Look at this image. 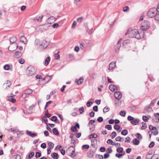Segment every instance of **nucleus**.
<instances>
[{
  "label": "nucleus",
  "instance_id": "nucleus-1",
  "mask_svg": "<svg viewBox=\"0 0 159 159\" xmlns=\"http://www.w3.org/2000/svg\"><path fill=\"white\" fill-rule=\"evenodd\" d=\"M125 35H128V36L129 38H135L138 39L141 38L142 37L136 29L128 30Z\"/></svg>",
  "mask_w": 159,
  "mask_h": 159
},
{
  "label": "nucleus",
  "instance_id": "nucleus-2",
  "mask_svg": "<svg viewBox=\"0 0 159 159\" xmlns=\"http://www.w3.org/2000/svg\"><path fill=\"white\" fill-rule=\"evenodd\" d=\"M36 72L35 68L32 66H29L26 70V74L28 76H32Z\"/></svg>",
  "mask_w": 159,
  "mask_h": 159
},
{
  "label": "nucleus",
  "instance_id": "nucleus-3",
  "mask_svg": "<svg viewBox=\"0 0 159 159\" xmlns=\"http://www.w3.org/2000/svg\"><path fill=\"white\" fill-rule=\"evenodd\" d=\"M149 27L150 24L149 22L147 20H145L141 23L140 29L142 31H145L147 30Z\"/></svg>",
  "mask_w": 159,
  "mask_h": 159
},
{
  "label": "nucleus",
  "instance_id": "nucleus-4",
  "mask_svg": "<svg viewBox=\"0 0 159 159\" xmlns=\"http://www.w3.org/2000/svg\"><path fill=\"white\" fill-rule=\"evenodd\" d=\"M157 11L155 8L150 9L148 13V16L150 18L154 17L157 14Z\"/></svg>",
  "mask_w": 159,
  "mask_h": 159
},
{
  "label": "nucleus",
  "instance_id": "nucleus-5",
  "mask_svg": "<svg viewBox=\"0 0 159 159\" xmlns=\"http://www.w3.org/2000/svg\"><path fill=\"white\" fill-rule=\"evenodd\" d=\"M18 48V46L16 43H11L8 47V50L10 51H13L16 50Z\"/></svg>",
  "mask_w": 159,
  "mask_h": 159
},
{
  "label": "nucleus",
  "instance_id": "nucleus-6",
  "mask_svg": "<svg viewBox=\"0 0 159 159\" xmlns=\"http://www.w3.org/2000/svg\"><path fill=\"white\" fill-rule=\"evenodd\" d=\"M48 42L45 40L42 41V43L39 45V48L42 49H43L47 48L48 46Z\"/></svg>",
  "mask_w": 159,
  "mask_h": 159
},
{
  "label": "nucleus",
  "instance_id": "nucleus-7",
  "mask_svg": "<svg viewBox=\"0 0 159 159\" xmlns=\"http://www.w3.org/2000/svg\"><path fill=\"white\" fill-rule=\"evenodd\" d=\"M114 96L116 99L119 100L121 98L122 94L120 92L118 91L115 93Z\"/></svg>",
  "mask_w": 159,
  "mask_h": 159
},
{
  "label": "nucleus",
  "instance_id": "nucleus-8",
  "mask_svg": "<svg viewBox=\"0 0 159 159\" xmlns=\"http://www.w3.org/2000/svg\"><path fill=\"white\" fill-rule=\"evenodd\" d=\"M11 82L8 80L6 81V83L3 84V88L5 89L9 88L10 85H11Z\"/></svg>",
  "mask_w": 159,
  "mask_h": 159
},
{
  "label": "nucleus",
  "instance_id": "nucleus-9",
  "mask_svg": "<svg viewBox=\"0 0 159 159\" xmlns=\"http://www.w3.org/2000/svg\"><path fill=\"white\" fill-rule=\"evenodd\" d=\"M116 62L115 61L111 62L109 65L108 69L111 70L114 69L116 67Z\"/></svg>",
  "mask_w": 159,
  "mask_h": 159
},
{
  "label": "nucleus",
  "instance_id": "nucleus-10",
  "mask_svg": "<svg viewBox=\"0 0 159 159\" xmlns=\"http://www.w3.org/2000/svg\"><path fill=\"white\" fill-rule=\"evenodd\" d=\"M55 20V18L54 17L52 16L48 19L47 22L48 23L51 24L54 22Z\"/></svg>",
  "mask_w": 159,
  "mask_h": 159
},
{
  "label": "nucleus",
  "instance_id": "nucleus-11",
  "mask_svg": "<svg viewBox=\"0 0 159 159\" xmlns=\"http://www.w3.org/2000/svg\"><path fill=\"white\" fill-rule=\"evenodd\" d=\"M109 89L111 91H114L117 90V88L114 85L111 84L109 86Z\"/></svg>",
  "mask_w": 159,
  "mask_h": 159
},
{
  "label": "nucleus",
  "instance_id": "nucleus-12",
  "mask_svg": "<svg viewBox=\"0 0 159 159\" xmlns=\"http://www.w3.org/2000/svg\"><path fill=\"white\" fill-rule=\"evenodd\" d=\"M107 143L113 146H116V144H118V143H116L114 142L111 139H108L107 141Z\"/></svg>",
  "mask_w": 159,
  "mask_h": 159
},
{
  "label": "nucleus",
  "instance_id": "nucleus-13",
  "mask_svg": "<svg viewBox=\"0 0 159 159\" xmlns=\"http://www.w3.org/2000/svg\"><path fill=\"white\" fill-rule=\"evenodd\" d=\"M83 81V79L82 77H80L79 80L76 79L75 82L78 85H80L82 84Z\"/></svg>",
  "mask_w": 159,
  "mask_h": 159
},
{
  "label": "nucleus",
  "instance_id": "nucleus-14",
  "mask_svg": "<svg viewBox=\"0 0 159 159\" xmlns=\"http://www.w3.org/2000/svg\"><path fill=\"white\" fill-rule=\"evenodd\" d=\"M70 150H72V155L71 156H73V157L75 156V154H74L75 153V149L74 148V147L73 146H71L67 150V151H69Z\"/></svg>",
  "mask_w": 159,
  "mask_h": 159
},
{
  "label": "nucleus",
  "instance_id": "nucleus-15",
  "mask_svg": "<svg viewBox=\"0 0 159 159\" xmlns=\"http://www.w3.org/2000/svg\"><path fill=\"white\" fill-rule=\"evenodd\" d=\"M51 156L53 159H58V154L55 152H53L51 154Z\"/></svg>",
  "mask_w": 159,
  "mask_h": 159
},
{
  "label": "nucleus",
  "instance_id": "nucleus-16",
  "mask_svg": "<svg viewBox=\"0 0 159 159\" xmlns=\"http://www.w3.org/2000/svg\"><path fill=\"white\" fill-rule=\"evenodd\" d=\"M20 42H22L25 44H26L27 43V41L26 39L24 36H21L20 39Z\"/></svg>",
  "mask_w": 159,
  "mask_h": 159
},
{
  "label": "nucleus",
  "instance_id": "nucleus-17",
  "mask_svg": "<svg viewBox=\"0 0 159 159\" xmlns=\"http://www.w3.org/2000/svg\"><path fill=\"white\" fill-rule=\"evenodd\" d=\"M22 55V53L21 52L17 51L15 53V56L16 57L19 58Z\"/></svg>",
  "mask_w": 159,
  "mask_h": 159
},
{
  "label": "nucleus",
  "instance_id": "nucleus-18",
  "mask_svg": "<svg viewBox=\"0 0 159 159\" xmlns=\"http://www.w3.org/2000/svg\"><path fill=\"white\" fill-rule=\"evenodd\" d=\"M17 39L16 37L13 36L10 40L11 43H16L15 42L16 41Z\"/></svg>",
  "mask_w": 159,
  "mask_h": 159
},
{
  "label": "nucleus",
  "instance_id": "nucleus-19",
  "mask_svg": "<svg viewBox=\"0 0 159 159\" xmlns=\"http://www.w3.org/2000/svg\"><path fill=\"white\" fill-rule=\"evenodd\" d=\"M114 127L115 129L118 131L119 132H120L122 130V128L120 127V126L118 125H115Z\"/></svg>",
  "mask_w": 159,
  "mask_h": 159
},
{
  "label": "nucleus",
  "instance_id": "nucleus-20",
  "mask_svg": "<svg viewBox=\"0 0 159 159\" xmlns=\"http://www.w3.org/2000/svg\"><path fill=\"white\" fill-rule=\"evenodd\" d=\"M139 120L138 119H134L131 121V123L134 125H136L139 122Z\"/></svg>",
  "mask_w": 159,
  "mask_h": 159
},
{
  "label": "nucleus",
  "instance_id": "nucleus-21",
  "mask_svg": "<svg viewBox=\"0 0 159 159\" xmlns=\"http://www.w3.org/2000/svg\"><path fill=\"white\" fill-rule=\"evenodd\" d=\"M98 135L95 134H92L89 135V138L90 139L92 138H96L98 137Z\"/></svg>",
  "mask_w": 159,
  "mask_h": 159
},
{
  "label": "nucleus",
  "instance_id": "nucleus-22",
  "mask_svg": "<svg viewBox=\"0 0 159 159\" xmlns=\"http://www.w3.org/2000/svg\"><path fill=\"white\" fill-rule=\"evenodd\" d=\"M50 59L49 57H48L45 59V65L46 66H47L49 64L50 61Z\"/></svg>",
  "mask_w": 159,
  "mask_h": 159
},
{
  "label": "nucleus",
  "instance_id": "nucleus-23",
  "mask_svg": "<svg viewBox=\"0 0 159 159\" xmlns=\"http://www.w3.org/2000/svg\"><path fill=\"white\" fill-rule=\"evenodd\" d=\"M33 92V90L30 89H26L25 91V93H26L27 94H30L32 92Z\"/></svg>",
  "mask_w": 159,
  "mask_h": 159
},
{
  "label": "nucleus",
  "instance_id": "nucleus-24",
  "mask_svg": "<svg viewBox=\"0 0 159 159\" xmlns=\"http://www.w3.org/2000/svg\"><path fill=\"white\" fill-rule=\"evenodd\" d=\"M133 142L134 144L135 145H138L139 143V141L138 139H135L133 140Z\"/></svg>",
  "mask_w": 159,
  "mask_h": 159
},
{
  "label": "nucleus",
  "instance_id": "nucleus-25",
  "mask_svg": "<svg viewBox=\"0 0 159 159\" xmlns=\"http://www.w3.org/2000/svg\"><path fill=\"white\" fill-rule=\"evenodd\" d=\"M155 116L156 117V120L154 121L156 122H157L159 121V114L157 113L155 114Z\"/></svg>",
  "mask_w": 159,
  "mask_h": 159
},
{
  "label": "nucleus",
  "instance_id": "nucleus-26",
  "mask_svg": "<svg viewBox=\"0 0 159 159\" xmlns=\"http://www.w3.org/2000/svg\"><path fill=\"white\" fill-rule=\"evenodd\" d=\"M130 42L129 40L126 39L123 42V45L124 46H126L128 45V44Z\"/></svg>",
  "mask_w": 159,
  "mask_h": 159
},
{
  "label": "nucleus",
  "instance_id": "nucleus-27",
  "mask_svg": "<svg viewBox=\"0 0 159 159\" xmlns=\"http://www.w3.org/2000/svg\"><path fill=\"white\" fill-rule=\"evenodd\" d=\"M85 44L83 42L80 43V48L83 50H84L85 48Z\"/></svg>",
  "mask_w": 159,
  "mask_h": 159
},
{
  "label": "nucleus",
  "instance_id": "nucleus-28",
  "mask_svg": "<svg viewBox=\"0 0 159 159\" xmlns=\"http://www.w3.org/2000/svg\"><path fill=\"white\" fill-rule=\"evenodd\" d=\"M123 11L125 12H128L129 11V8L128 6L124 7L123 8Z\"/></svg>",
  "mask_w": 159,
  "mask_h": 159
},
{
  "label": "nucleus",
  "instance_id": "nucleus-29",
  "mask_svg": "<svg viewBox=\"0 0 159 159\" xmlns=\"http://www.w3.org/2000/svg\"><path fill=\"white\" fill-rule=\"evenodd\" d=\"M53 133L55 135H58L59 132H58L57 129L56 128H54L52 130Z\"/></svg>",
  "mask_w": 159,
  "mask_h": 159
},
{
  "label": "nucleus",
  "instance_id": "nucleus-30",
  "mask_svg": "<svg viewBox=\"0 0 159 159\" xmlns=\"http://www.w3.org/2000/svg\"><path fill=\"white\" fill-rule=\"evenodd\" d=\"M128 132L127 130L124 129L121 131V134L123 135H126L128 134Z\"/></svg>",
  "mask_w": 159,
  "mask_h": 159
},
{
  "label": "nucleus",
  "instance_id": "nucleus-31",
  "mask_svg": "<svg viewBox=\"0 0 159 159\" xmlns=\"http://www.w3.org/2000/svg\"><path fill=\"white\" fill-rule=\"evenodd\" d=\"M54 144L52 142H50L48 143V148L50 149H52L54 147Z\"/></svg>",
  "mask_w": 159,
  "mask_h": 159
},
{
  "label": "nucleus",
  "instance_id": "nucleus-32",
  "mask_svg": "<svg viewBox=\"0 0 159 159\" xmlns=\"http://www.w3.org/2000/svg\"><path fill=\"white\" fill-rule=\"evenodd\" d=\"M123 151V148H122L121 147H119L117 148L116 149V151L117 152L119 153H121Z\"/></svg>",
  "mask_w": 159,
  "mask_h": 159
},
{
  "label": "nucleus",
  "instance_id": "nucleus-33",
  "mask_svg": "<svg viewBox=\"0 0 159 159\" xmlns=\"http://www.w3.org/2000/svg\"><path fill=\"white\" fill-rule=\"evenodd\" d=\"M142 126L141 127V129H146L147 127V125L146 123L144 122H142Z\"/></svg>",
  "mask_w": 159,
  "mask_h": 159
},
{
  "label": "nucleus",
  "instance_id": "nucleus-34",
  "mask_svg": "<svg viewBox=\"0 0 159 159\" xmlns=\"http://www.w3.org/2000/svg\"><path fill=\"white\" fill-rule=\"evenodd\" d=\"M126 114V112L125 111H121L120 112V115L123 116H125Z\"/></svg>",
  "mask_w": 159,
  "mask_h": 159
},
{
  "label": "nucleus",
  "instance_id": "nucleus-35",
  "mask_svg": "<svg viewBox=\"0 0 159 159\" xmlns=\"http://www.w3.org/2000/svg\"><path fill=\"white\" fill-rule=\"evenodd\" d=\"M135 136L139 139H141L142 138V135L139 133H137Z\"/></svg>",
  "mask_w": 159,
  "mask_h": 159
},
{
  "label": "nucleus",
  "instance_id": "nucleus-36",
  "mask_svg": "<svg viewBox=\"0 0 159 159\" xmlns=\"http://www.w3.org/2000/svg\"><path fill=\"white\" fill-rule=\"evenodd\" d=\"M121 40V39H120V40L118 41L117 42L118 43V46H117V49L116 48H115L116 51L117 52L119 50L120 48V45L119 44V42L120 41V40Z\"/></svg>",
  "mask_w": 159,
  "mask_h": 159
},
{
  "label": "nucleus",
  "instance_id": "nucleus-37",
  "mask_svg": "<svg viewBox=\"0 0 159 159\" xmlns=\"http://www.w3.org/2000/svg\"><path fill=\"white\" fill-rule=\"evenodd\" d=\"M116 135V134L115 131L113 132L111 135H110L111 137V138L112 139H113Z\"/></svg>",
  "mask_w": 159,
  "mask_h": 159
},
{
  "label": "nucleus",
  "instance_id": "nucleus-38",
  "mask_svg": "<svg viewBox=\"0 0 159 159\" xmlns=\"http://www.w3.org/2000/svg\"><path fill=\"white\" fill-rule=\"evenodd\" d=\"M110 110L109 108L108 107H106L104 108L103 109V111L104 112H106Z\"/></svg>",
  "mask_w": 159,
  "mask_h": 159
},
{
  "label": "nucleus",
  "instance_id": "nucleus-39",
  "mask_svg": "<svg viewBox=\"0 0 159 159\" xmlns=\"http://www.w3.org/2000/svg\"><path fill=\"white\" fill-rule=\"evenodd\" d=\"M4 69L5 70H8L9 69H10V66H9V65H8V64H7V65H5L4 66Z\"/></svg>",
  "mask_w": 159,
  "mask_h": 159
},
{
  "label": "nucleus",
  "instance_id": "nucleus-40",
  "mask_svg": "<svg viewBox=\"0 0 159 159\" xmlns=\"http://www.w3.org/2000/svg\"><path fill=\"white\" fill-rule=\"evenodd\" d=\"M105 128L109 130H111L112 129L111 126V125H106Z\"/></svg>",
  "mask_w": 159,
  "mask_h": 159
},
{
  "label": "nucleus",
  "instance_id": "nucleus-41",
  "mask_svg": "<svg viewBox=\"0 0 159 159\" xmlns=\"http://www.w3.org/2000/svg\"><path fill=\"white\" fill-rule=\"evenodd\" d=\"M34 152H31L29 155L28 158L29 159H30L34 155Z\"/></svg>",
  "mask_w": 159,
  "mask_h": 159
},
{
  "label": "nucleus",
  "instance_id": "nucleus-42",
  "mask_svg": "<svg viewBox=\"0 0 159 159\" xmlns=\"http://www.w3.org/2000/svg\"><path fill=\"white\" fill-rule=\"evenodd\" d=\"M83 20V18L82 17H80L79 18H78L77 20V21L78 22L81 23V22Z\"/></svg>",
  "mask_w": 159,
  "mask_h": 159
},
{
  "label": "nucleus",
  "instance_id": "nucleus-43",
  "mask_svg": "<svg viewBox=\"0 0 159 159\" xmlns=\"http://www.w3.org/2000/svg\"><path fill=\"white\" fill-rule=\"evenodd\" d=\"M42 122H44L45 124H47L48 121V119L46 117H43L42 118Z\"/></svg>",
  "mask_w": 159,
  "mask_h": 159
},
{
  "label": "nucleus",
  "instance_id": "nucleus-44",
  "mask_svg": "<svg viewBox=\"0 0 159 159\" xmlns=\"http://www.w3.org/2000/svg\"><path fill=\"white\" fill-rule=\"evenodd\" d=\"M80 113L81 114L84 112V108L83 107H81L79 109Z\"/></svg>",
  "mask_w": 159,
  "mask_h": 159
},
{
  "label": "nucleus",
  "instance_id": "nucleus-45",
  "mask_svg": "<svg viewBox=\"0 0 159 159\" xmlns=\"http://www.w3.org/2000/svg\"><path fill=\"white\" fill-rule=\"evenodd\" d=\"M107 152L108 153H111L112 152V150L111 147H108L107 149Z\"/></svg>",
  "mask_w": 159,
  "mask_h": 159
},
{
  "label": "nucleus",
  "instance_id": "nucleus-46",
  "mask_svg": "<svg viewBox=\"0 0 159 159\" xmlns=\"http://www.w3.org/2000/svg\"><path fill=\"white\" fill-rule=\"evenodd\" d=\"M19 62L21 64H23L25 62V60L22 58H21L19 60Z\"/></svg>",
  "mask_w": 159,
  "mask_h": 159
},
{
  "label": "nucleus",
  "instance_id": "nucleus-47",
  "mask_svg": "<svg viewBox=\"0 0 159 159\" xmlns=\"http://www.w3.org/2000/svg\"><path fill=\"white\" fill-rule=\"evenodd\" d=\"M71 130L72 132H75L76 131L77 129L76 126H72L71 128Z\"/></svg>",
  "mask_w": 159,
  "mask_h": 159
},
{
  "label": "nucleus",
  "instance_id": "nucleus-48",
  "mask_svg": "<svg viewBox=\"0 0 159 159\" xmlns=\"http://www.w3.org/2000/svg\"><path fill=\"white\" fill-rule=\"evenodd\" d=\"M59 52L58 51L57 53H55V57L57 59H58L60 58V55L58 54Z\"/></svg>",
  "mask_w": 159,
  "mask_h": 159
},
{
  "label": "nucleus",
  "instance_id": "nucleus-49",
  "mask_svg": "<svg viewBox=\"0 0 159 159\" xmlns=\"http://www.w3.org/2000/svg\"><path fill=\"white\" fill-rule=\"evenodd\" d=\"M148 118L147 116H143V120L144 121L147 122L148 121Z\"/></svg>",
  "mask_w": 159,
  "mask_h": 159
},
{
  "label": "nucleus",
  "instance_id": "nucleus-50",
  "mask_svg": "<svg viewBox=\"0 0 159 159\" xmlns=\"http://www.w3.org/2000/svg\"><path fill=\"white\" fill-rule=\"evenodd\" d=\"M154 17L155 19L156 20L159 21V13L157 14H156Z\"/></svg>",
  "mask_w": 159,
  "mask_h": 159
},
{
  "label": "nucleus",
  "instance_id": "nucleus-51",
  "mask_svg": "<svg viewBox=\"0 0 159 159\" xmlns=\"http://www.w3.org/2000/svg\"><path fill=\"white\" fill-rule=\"evenodd\" d=\"M41 154L40 152H37L36 153L35 157H36L38 158L40 157L41 156Z\"/></svg>",
  "mask_w": 159,
  "mask_h": 159
},
{
  "label": "nucleus",
  "instance_id": "nucleus-52",
  "mask_svg": "<svg viewBox=\"0 0 159 159\" xmlns=\"http://www.w3.org/2000/svg\"><path fill=\"white\" fill-rule=\"evenodd\" d=\"M57 120V118L56 116H53L52 118H51V120L52 121H55L56 122V120Z\"/></svg>",
  "mask_w": 159,
  "mask_h": 159
},
{
  "label": "nucleus",
  "instance_id": "nucleus-53",
  "mask_svg": "<svg viewBox=\"0 0 159 159\" xmlns=\"http://www.w3.org/2000/svg\"><path fill=\"white\" fill-rule=\"evenodd\" d=\"M155 143L154 142H152L149 145V147L150 148L153 147Z\"/></svg>",
  "mask_w": 159,
  "mask_h": 159
},
{
  "label": "nucleus",
  "instance_id": "nucleus-54",
  "mask_svg": "<svg viewBox=\"0 0 159 159\" xmlns=\"http://www.w3.org/2000/svg\"><path fill=\"white\" fill-rule=\"evenodd\" d=\"M89 146L88 145H84L82 146V148L86 149H88L89 148Z\"/></svg>",
  "mask_w": 159,
  "mask_h": 159
},
{
  "label": "nucleus",
  "instance_id": "nucleus-55",
  "mask_svg": "<svg viewBox=\"0 0 159 159\" xmlns=\"http://www.w3.org/2000/svg\"><path fill=\"white\" fill-rule=\"evenodd\" d=\"M76 22L75 21H74L72 25V28L73 29L74 28L76 25Z\"/></svg>",
  "mask_w": 159,
  "mask_h": 159
},
{
  "label": "nucleus",
  "instance_id": "nucleus-56",
  "mask_svg": "<svg viewBox=\"0 0 159 159\" xmlns=\"http://www.w3.org/2000/svg\"><path fill=\"white\" fill-rule=\"evenodd\" d=\"M100 151L101 152H104L105 150L106 149L104 147H101L100 148Z\"/></svg>",
  "mask_w": 159,
  "mask_h": 159
},
{
  "label": "nucleus",
  "instance_id": "nucleus-57",
  "mask_svg": "<svg viewBox=\"0 0 159 159\" xmlns=\"http://www.w3.org/2000/svg\"><path fill=\"white\" fill-rule=\"evenodd\" d=\"M126 143H129L130 142V138L129 137H127L125 139V141Z\"/></svg>",
  "mask_w": 159,
  "mask_h": 159
},
{
  "label": "nucleus",
  "instance_id": "nucleus-58",
  "mask_svg": "<svg viewBox=\"0 0 159 159\" xmlns=\"http://www.w3.org/2000/svg\"><path fill=\"white\" fill-rule=\"evenodd\" d=\"M59 25L57 23H54L52 25V27L53 28H57L58 26Z\"/></svg>",
  "mask_w": 159,
  "mask_h": 159
},
{
  "label": "nucleus",
  "instance_id": "nucleus-59",
  "mask_svg": "<svg viewBox=\"0 0 159 159\" xmlns=\"http://www.w3.org/2000/svg\"><path fill=\"white\" fill-rule=\"evenodd\" d=\"M121 139V137L119 136L116 137L115 139L116 141H120V139Z\"/></svg>",
  "mask_w": 159,
  "mask_h": 159
},
{
  "label": "nucleus",
  "instance_id": "nucleus-60",
  "mask_svg": "<svg viewBox=\"0 0 159 159\" xmlns=\"http://www.w3.org/2000/svg\"><path fill=\"white\" fill-rule=\"evenodd\" d=\"M98 107L97 106H95L93 107V110L94 111H98Z\"/></svg>",
  "mask_w": 159,
  "mask_h": 159
},
{
  "label": "nucleus",
  "instance_id": "nucleus-61",
  "mask_svg": "<svg viewBox=\"0 0 159 159\" xmlns=\"http://www.w3.org/2000/svg\"><path fill=\"white\" fill-rule=\"evenodd\" d=\"M103 120V119L102 117H99L97 119V121L99 122H101Z\"/></svg>",
  "mask_w": 159,
  "mask_h": 159
},
{
  "label": "nucleus",
  "instance_id": "nucleus-62",
  "mask_svg": "<svg viewBox=\"0 0 159 159\" xmlns=\"http://www.w3.org/2000/svg\"><path fill=\"white\" fill-rule=\"evenodd\" d=\"M41 147L42 148H45L46 147V143H42L41 145Z\"/></svg>",
  "mask_w": 159,
  "mask_h": 159
},
{
  "label": "nucleus",
  "instance_id": "nucleus-63",
  "mask_svg": "<svg viewBox=\"0 0 159 159\" xmlns=\"http://www.w3.org/2000/svg\"><path fill=\"white\" fill-rule=\"evenodd\" d=\"M9 100L13 103H14L16 101V100L13 98H10Z\"/></svg>",
  "mask_w": 159,
  "mask_h": 159
},
{
  "label": "nucleus",
  "instance_id": "nucleus-64",
  "mask_svg": "<svg viewBox=\"0 0 159 159\" xmlns=\"http://www.w3.org/2000/svg\"><path fill=\"white\" fill-rule=\"evenodd\" d=\"M93 104V103L91 102H88L87 103V106L88 107H90L91 105Z\"/></svg>",
  "mask_w": 159,
  "mask_h": 159
}]
</instances>
